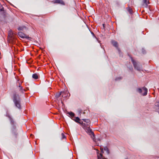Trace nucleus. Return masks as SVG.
<instances>
[{"instance_id":"f257e3e1","label":"nucleus","mask_w":159,"mask_h":159,"mask_svg":"<svg viewBox=\"0 0 159 159\" xmlns=\"http://www.w3.org/2000/svg\"><path fill=\"white\" fill-rule=\"evenodd\" d=\"M6 116L8 118L11 125L10 132L11 142L13 143L16 144L17 143L19 135L18 129L17 127V123L9 114H7Z\"/></svg>"},{"instance_id":"393cba45","label":"nucleus","mask_w":159,"mask_h":159,"mask_svg":"<svg viewBox=\"0 0 159 159\" xmlns=\"http://www.w3.org/2000/svg\"><path fill=\"white\" fill-rule=\"evenodd\" d=\"M81 125L83 126V128L84 129L86 126V124L85 123H83Z\"/></svg>"},{"instance_id":"423d86ee","label":"nucleus","mask_w":159,"mask_h":159,"mask_svg":"<svg viewBox=\"0 0 159 159\" xmlns=\"http://www.w3.org/2000/svg\"><path fill=\"white\" fill-rule=\"evenodd\" d=\"M112 43L113 46L116 48L117 49L119 53L120 54V55L121 54L122 55V53L121 52V51L120 48H119L118 47V43L117 42L114 40H113L112 41Z\"/></svg>"},{"instance_id":"b1692460","label":"nucleus","mask_w":159,"mask_h":159,"mask_svg":"<svg viewBox=\"0 0 159 159\" xmlns=\"http://www.w3.org/2000/svg\"><path fill=\"white\" fill-rule=\"evenodd\" d=\"M142 52L143 54H144L146 53V51L145 50L144 48L142 49Z\"/></svg>"},{"instance_id":"7ed1b4c3","label":"nucleus","mask_w":159,"mask_h":159,"mask_svg":"<svg viewBox=\"0 0 159 159\" xmlns=\"http://www.w3.org/2000/svg\"><path fill=\"white\" fill-rule=\"evenodd\" d=\"M128 56L131 59V60L133 64L134 69L139 71L142 70V66L139 65V63L135 61L130 55L128 54Z\"/></svg>"},{"instance_id":"72a5a7b5","label":"nucleus","mask_w":159,"mask_h":159,"mask_svg":"<svg viewBox=\"0 0 159 159\" xmlns=\"http://www.w3.org/2000/svg\"><path fill=\"white\" fill-rule=\"evenodd\" d=\"M90 17H91V16H89V17H88V18L89 20L90 19Z\"/></svg>"},{"instance_id":"9d476101","label":"nucleus","mask_w":159,"mask_h":159,"mask_svg":"<svg viewBox=\"0 0 159 159\" xmlns=\"http://www.w3.org/2000/svg\"><path fill=\"white\" fill-rule=\"evenodd\" d=\"M62 93H64V91H61L56 94L55 97L56 99H57L61 96Z\"/></svg>"},{"instance_id":"c85d7f7f","label":"nucleus","mask_w":159,"mask_h":159,"mask_svg":"<svg viewBox=\"0 0 159 159\" xmlns=\"http://www.w3.org/2000/svg\"><path fill=\"white\" fill-rule=\"evenodd\" d=\"M102 25H103V28L104 30L105 29V24H102Z\"/></svg>"},{"instance_id":"1a4fd4ad","label":"nucleus","mask_w":159,"mask_h":159,"mask_svg":"<svg viewBox=\"0 0 159 159\" xmlns=\"http://www.w3.org/2000/svg\"><path fill=\"white\" fill-rule=\"evenodd\" d=\"M17 30H28L27 28L25 25H22L21 26H20L19 27Z\"/></svg>"},{"instance_id":"6e6552de","label":"nucleus","mask_w":159,"mask_h":159,"mask_svg":"<svg viewBox=\"0 0 159 159\" xmlns=\"http://www.w3.org/2000/svg\"><path fill=\"white\" fill-rule=\"evenodd\" d=\"M66 114H68L70 116V117L72 120L73 119L72 118L75 117V113L71 111L68 112L67 111H66ZM69 117H70V116H69Z\"/></svg>"},{"instance_id":"f3484780","label":"nucleus","mask_w":159,"mask_h":159,"mask_svg":"<svg viewBox=\"0 0 159 159\" xmlns=\"http://www.w3.org/2000/svg\"><path fill=\"white\" fill-rule=\"evenodd\" d=\"M64 93H62L63 94L62 95L63 97H66L68 96V92H64Z\"/></svg>"},{"instance_id":"2eb2a0df","label":"nucleus","mask_w":159,"mask_h":159,"mask_svg":"<svg viewBox=\"0 0 159 159\" xmlns=\"http://www.w3.org/2000/svg\"><path fill=\"white\" fill-rule=\"evenodd\" d=\"M155 105L157 108L156 109V111L159 113V102H156L155 104Z\"/></svg>"},{"instance_id":"2f4dec72","label":"nucleus","mask_w":159,"mask_h":159,"mask_svg":"<svg viewBox=\"0 0 159 159\" xmlns=\"http://www.w3.org/2000/svg\"><path fill=\"white\" fill-rule=\"evenodd\" d=\"M82 111V110H79V113L80 114H81Z\"/></svg>"},{"instance_id":"9b49d317","label":"nucleus","mask_w":159,"mask_h":159,"mask_svg":"<svg viewBox=\"0 0 159 159\" xmlns=\"http://www.w3.org/2000/svg\"><path fill=\"white\" fill-rule=\"evenodd\" d=\"M19 88V91L21 93L24 94V92H25L26 91L25 89H23L22 87H20Z\"/></svg>"},{"instance_id":"dca6fc26","label":"nucleus","mask_w":159,"mask_h":159,"mask_svg":"<svg viewBox=\"0 0 159 159\" xmlns=\"http://www.w3.org/2000/svg\"><path fill=\"white\" fill-rule=\"evenodd\" d=\"M104 150L106 151V152L107 154H110V151L109 149L107 148V146H105L104 148Z\"/></svg>"},{"instance_id":"39448f33","label":"nucleus","mask_w":159,"mask_h":159,"mask_svg":"<svg viewBox=\"0 0 159 159\" xmlns=\"http://www.w3.org/2000/svg\"><path fill=\"white\" fill-rule=\"evenodd\" d=\"M142 89L144 91V92L142 94V95L143 96H146L147 95V92H148V89L147 88L145 87H143L142 89L141 88H138L137 89V91L140 94H142Z\"/></svg>"},{"instance_id":"f704fd0d","label":"nucleus","mask_w":159,"mask_h":159,"mask_svg":"<svg viewBox=\"0 0 159 159\" xmlns=\"http://www.w3.org/2000/svg\"><path fill=\"white\" fill-rule=\"evenodd\" d=\"M102 159H107L106 158H105L104 157H103V158H102Z\"/></svg>"},{"instance_id":"473e14b6","label":"nucleus","mask_w":159,"mask_h":159,"mask_svg":"<svg viewBox=\"0 0 159 159\" xmlns=\"http://www.w3.org/2000/svg\"><path fill=\"white\" fill-rule=\"evenodd\" d=\"M80 123H79V124L81 125L84 123L83 122H81V121H80Z\"/></svg>"},{"instance_id":"20e7f679","label":"nucleus","mask_w":159,"mask_h":159,"mask_svg":"<svg viewBox=\"0 0 159 159\" xmlns=\"http://www.w3.org/2000/svg\"><path fill=\"white\" fill-rule=\"evenodd\" d=\"M18 36L23 39H28L29 40L31 41L32 38L29 37L28 35H26L24 33H23L21 32H19L18 33Z\"/></svg>"},{"instance_id":"f8f14e48","label":"nucleus","mask_w":159,"mask_h":159,"mask_svg":"<svg viewBox=\"0 0 159 159\" xmlns=\"http://www.w3.org/2000/svg\"><path fill=\"white\" fill-rule=\"evenodd\" d=\"M75 119H72V120L77 123H80V118L78 117H75Z\"/></svg>"},{"instance_id":"cd10ccee","label":"nucleus","mask_w":159,"mask_h":159,"mask_svg":"<svg viewBox=\"0 0 159 159\" xmlns=\"http://www.w3.org/2000/svg\"><path fill=\"white\" fill-rule=\"evenodd\" d=\"M101 152L102 153H104V151H103V148H101Z\"/></svg>"},{"instance_id":"412c9836","label":"nucleus","mask_w":159,"mask_h":159,"mask_svg":"<svg viewBox=\"0 0 159 159\" xmlns=\"http://www.w3.org/2000/svg\"><path fill=\"white\" fill-rule=\"evenodd\" d=\"M82 120L86 122L87 123H89L90 122V120L89 119H83Z\"/></svg>"},{"instance_id":"a878e982","label":"nucleus","mask_w":159,"mask_h":159,"mask_svg":"<svg viewBox=\"0 0 159 159\" xmlns=\"http://www.w3.org/2000/svg\"><path fill=\"white\" fill-rule=\"evenodd\" d=\"M99 155H100V157L99 156H98V158H101L102 157L103 155H102V154L100 153Z\"/></svg>"},{"instance_id":"f03ea898","label":"nucleus","mask_w":159,"mask_h":159,"mask_svg":"<svg viewBox=\"0 0 159 159\" xmlns=\"http://www.w3.org/2000/svg\"><path fill=\"white\" fill-rule=\"evenodd\" d=\"M11 97L15 106L18 109L20 110L21 108V98L17 92L16 91H13Z\"/></svg>"},{"instance_id":"0eeeda50","label":"nucleus","mask_w":159,"mask_h":159,"mask_svg":"<svg viewBox=\"0 0 159 159\" xmlns=\"http://www.w3.org/2000/svg\"><path fill=\"white\" fill-rule=\"evenodd\" d=\"M54 3L60 4L62 5H65V3L62 0H54L53 1Z\"/></svg>"},{"instance_id":"e433bc0d","label":"nucleus","mask_w":159,"mask_h":159,"mask_svg":"<svg viewBox=\"0 0 159 159\" xmlns=\"http://www.w3.org/2000/svg\"><path fill=\"white\" fill-rule=\"evenodd\" d=\"M84 22L85 23H86V22H85V21H84Z\"/></svg>"},{"instance_id":"c756f323","label":"nucleus","mask_w":159,"mask_h":159,"mask_svg":"<svg viewBox=\"0 0 159 159\" xmlns=\"http://www.w3.org/2000/svg\"><path fill=\"white\" fill-rule=\"evenodd\" d=\"M19 85H18H18H17V87H18L20 88V87H22V86H21V84H20V83H19Z\"/></svg>"},{"instance_id":"4468645a","label":"nucleus","mask_w":159,"mask_h":159,"mask_svg":"<svg viewBox=\"0 0 159 159\" xmlns=\"http://www.w3.org/2000/svg\"><path fill=\"white\" fill-rule=\"evenodd\" d=\"M87 132L88 133H89V134L91 135L93 133L92 129H89V127L87 128L86 129Z\"/></svg>"},{"instance_id":"a211bd4d","label":"nucleus","mask_w":159,"mask_h":159,"mask_svg":"<svg viewBox=\"0 0 159 159\" xmlns=\"http://www.w3.org/2000/svg\"><path fill=\"white\" fill-rule=\"evenodd\" d=\"M143 4H145L146 7L148 6V4L149 3V2L148 1V0H143Z\"/></svg>"},{"instance_id":"4c0bfd02","label":"nucleus","mask_w":159,"mask_h":159,"mask_svg":"<svg viewBox=\"0 0 159 159\" xmlns=\"http://www.w3.org/2000/svg\"><path fill=\"white\" fill-rule=\"evenodd\" d=\"M1 59V57H0V59Z\"/></svg>"},{"instance_id":"ddd939ff","label":"nucleus","mask_w":159,"mask_h":159,"mask_svg":"<svg viewBox=\"0 0 159 159\" xmlns=\"http://www.w3.org/2000/svg\"><path fill=\"white\" fill-rule=\"evenodd\" d=\"M32 77L33 79L35 80H37L38 78V75L36 74H33L32 75Z\"/></svg>"},{"instance_id":"5701e85b","label":"nucleus","mask_w":159,"mask_h":159,"mask_svg":"<svg viewBox=\"0 0 159 159\" xmlns=\"http://www.w3.org/2000/svg\"><path fill=\"white\" fill-rule=\"evenodd\" d=\"M122 79V77H116L115 79V80L116 81H118V80H121Z\"/></svg>"},{"instance_id":"4be33fe9","label":"nucleus","mask_w":159,"mask_h":159,"mask_svg":"<svg viewBox=\"0 0 159 159\" xmlns=\"http://www.w3.org/2000/svg\"><path fill=\"white\" fill-rule=\"evenodd\" d=\"M61 140L63 139H66V136L63 133H62L61 134Z\"/></svg>"},{"instance_id":"bb28decb","label":"nucleus","mask_w":159,"mask_h":159,"mask_svg":"<svg viewBox=\"0 0 159 159\" xmlns=\"http://www.w3.org/2000/svg\"><path fill=\"white\" fill-rule=\"evenodd\" d=\"M92 135H93V139L95 137V136L94 133H92V134H91Z\"/></svg>"},{"instance_id":"7c9ffc66","label":"nucleus","mask_w":159,"mask_h":159,"mask_svg":"<svg viewBox=\"0 0 159 159\" xmlns=\"http://www.w3.org/2000/svg\"><path fill=\"white\" fill-rule=\"evenodd\" d=\"M91 33L93 36H95V34L93 32H91Z\"/></svg>"},{"instance_id":"c9c22d12","label":"nucleus","mask_w":159,"mask_h":159,"mask_svg":"<svg viewBox=\"0 0 159 159\" xmlns=\"http://www.w3.org/2000/svg\"><path fill=\"white\" fill-rule=\"evenodd\" d=\"M125 159H128V157L126 158Z\"/></svg>"},{"instance_id":"aec40b11","label":"nucleus","mask_w":159,"mask_h":159,"mask_svg":"<svg viewBox=\"0 0 159 159\" xmlns=\"http://www.w3.org/2000/svg\"><path fill=\"white\" fill-rule=\"evenodd\" d=\"M116 6L119 7L120 6V3L118 1H116L115 2Z\"/></svg>"},{"instance_id":"6ab92c4d","label":"nucleus","mask_w":159,"mask_h":159,"mask_svg":"<svg viewBox=\"0 0 159 159\" xmlns=\"http://www.w3.org/2000/svg\"><path fill=\"white\" fill-rule=\"evenodd\" d=\"M127 10L128 11L129 13L130 14H132L133 13L132 10L131 8L129 7L127 8Z\"/></svg>"}]
</instances>
